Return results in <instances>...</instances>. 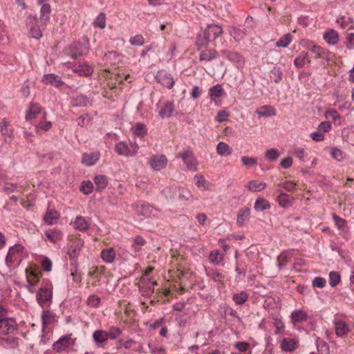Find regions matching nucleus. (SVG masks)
Returning <instances> with one entry per match:
<instances>
[{"label": "nucleus", "instance_id": "obj_1", "mask_svg": "<svg viewBox=\"0 0 354 354\" xmlns=\"http://www.w3.org/2000/svg\"><path fill=\"white\" fill-rule=\"evenodd\" d=\"M223 33V28L218 24H208L205 28H201V30L195 37L194 45L196 49L200 50L207 48L211 42H214Z\"/></svg>", "mask_w": 354, "mask_h": 354}, {"label": "nucleus", "instance_id": "obj_2", "mask_svg": "<svg viewBox=\"0 0 354 354\" xmlns=\"http://www.w3.org/2000/svg\"><path fill=\"white\" fill-rule=\"evenodd\" d=\"M53 284L48 279H43L41 286L36 294V300L42 308H48L53 303Z\"/></svg>", "mask_w": 354, "mask_h": 354}, {"label": "nucleus", "instance_id": "obj_3", "mask_svg": "<svg viewBox=\"0 0 354 354\" xmlns=\"http://www.w3.org/2000/svg\"><path fill=\"white\" fill-rule=\"evenodd\" d=\"M89 39L87 37H82L77 42L72 44L70 46L71 51V57L73 59L80 56L86 55L89 52Z\"/></svg>", "mask_w": 354, "mask_h": 354}, {"label": "nucleus", "instance_id": "obj_4", "mask_svg": "<svg viewBox=\"0 0 354 354\" xmlns=\"http://www.w3.org/2000/svg\"><path fill=\"white\" fill-rule=\"evenodd\" d=\"M139 148L138 145L135 142L121 141L115 145V151L120 156L133 157L137 154Z\"/></svg>", "mask_w": 354, "mask_h": 354}, {"label": "nucleus", "instance_id": "obj_5", "mask_svg": "<svg viewBox=\"0 0 354 354\" xmlns=\"http://www.w3.org/2000/svg\"><path fill=\"white\" fill-rule=\"evenodd\" d=\"M303 46L307 50L315 53V58L316 59H324L326 61L330 60V55H331V53L326 48L315 44L314 41L310 40H304Z\"/></svg>", "mask_w": 354, "mask_h": 354}, {"label": "nucleus", "instance_id": "obj_6", "mask_svg": "<svg viewBox=\"0 0 354 354\" xmlns=\"http://www.w3.org/2000/svg\"><path fill=\"white\" fill-rule=\"evenodd\" d=\"M24 249V246L21 244H15L9 248L6 257V264L10 269H11L15 262L21 261V256Z\"/></svg>", "mask_w": 354, "mask_h": 354}, {"label": "nucleus", "instance_id": "obj_7", "mask_svg": "<svg viewBox=\"0 0 354 354\" xmlns=\"http://www.w3.org/2000/svg\"><path fill=\"white\" fill-rule=\"evenodd\" d=\"M176 158H181L189 170L196 171L197 169L198 162L192 150L188 149L179 153Z\"/></svg>", "mask_w": 354, "mask_h": 354}, {"label": "nucleus", "instance_id": "obj_8", "mask_svg": "<svg viewBox=\"0 0 354 354\" xmlns=\"http://www.w3.org/2000/svg\"><path fill=\"white\" fill-rule=\"evenodd\" d=\"M83 245L84 241L82 239H78L71 245L68 252L71 264L75 267L77 266V259L80 255Z\"/></svg>", "mask_w": 354, "mask_h": 354}, {"label": "nucleus", "instance_id": "obj_9", "mask_svg": "<svg viewBox=\"0 0 354 354\" xmlns=\"http://www.w3.org/2000/svg\"><path fill=\"white\" fill-rule=\"evenodd\" d=\"M132 208L138 216H149L153 207L148 202L138 201L132 205Z\"/></svg>", "mask_w": 354, "mask_h": 354}, {"label": "nucleus", "instance_id": "obj_10", "mask_svg": "<svg viewBox=\"0 0 354 354\" xmlns=\"http://www.w3.org/2000/svg\"><path fill=\"white\" fill-rule=\"evenodd\" d=\"M155 79L158 83L169 89L174 86V80L172 75L164 70L158 71Z\"/></svg>", "mask_w": 354, "mask_h": 354}, {"label": "nucleus", "instance_id": "obj_11", "mask_svg": "<svg viewBox=\"0 0 354 354\" xmlns=\"http://www.w3.org/2000/svg\"><path fill=\"white\" fill-rule=\"evenodd\" d=\"M18 328V325L13 318H8L5 320L0 319V333L7 335L12 333Z\"/></svg>", "mask_w": 354, "mask_h": 354}, {"label": "nucleus", "instance_id": "obj_12", "mask_svg": "<svg viewBox=\"0 0 354 354\" xmlns=\"http://www.w3.org/2000/svg\"><path fill=\"white\" fill-rule=\"evenodd\" d=\"M167 163V157L165 155H155L151 157L149 164L155 171H160L165 168Z\"/></svg>", "mask_w": 354, "mask_h": 354}, {"label": "nucleus", "instance_id": "obj_13", "mask_svg": "<svg viewBox=\"0 0 354 354\" xmlns=\"http://www.w3.org/2000/svg\"><path fill=\"white\" fill-rule=\"evenodd\" d=\"M157 108L158 110V115L162 118H168L171 116L174 108L173 102L170 101L165 102L162 106L160 103L157 104Z\"/></svg>", "mask_w": 354, "mask_h": 354}, {"label": "nucleus", "instance_id": "obj_14", "mask_svg": "<svg viewBox=\"0 0 354 354\" xmlns=\"http://www.w3.org/2000/svg\"><path fill=\"white\" fill-rule=\"evenodd\" d=\"M41 82L46 84H50L56 88H59L64 84L62 78L54 73L45 74L42 77Z\"/></svg>", "mask_w": 354, "mask_h": 354}, {"label": "nucleus", "instance_id": "obj_15", "mask_svg": "<svg viewBox=\"0 0 354 354\" xmlns=\"http://www.w3.org/2000/svg\"><path fill=\"white\" fill-rule=\"evenodd\" d=\"M93 341L97 348L103 347L104 343L109 339L106 331L104 330H96L92 335Z\"/></svg>", "mask_w": 354, "mask_h": 354}, {"label": "nucleus", "instance_id": "obj_16", "mask_svg": "<svg viewBox=\"0 0 354 354\" xmlns=\"http://www.w3.org/2000/svg\"><path fill=\"white\" fill-rule=\"evenodd\" d=\"M201 51L198 59L200 62H211L218 57V52L214 48H203Z\"/></svg>", "mask_w": 354, "mask_h": 354}, {"label": "nucleus", "instance_id": "obj_17", "mask_svg": "<svg viewBox=\"0 0 354 354\" xmlns=\"http://www.w3.org/2000/svg\"><path fill=\"white\" fill-rule=\"evenodd\" d=\"M71 335H64L55 342L53 344V349L57 353L66 350L70 344Z\"/></svg>", "mask_w": 354, "mask_h": 354}, {"label": "nucleus", "instance_id": "obj_18", "mask_svg": "<svg viewBox=\"0 0 354 354\" xmlns=\"http://www.w3.org/2000/svg\"><path fill=\"white\" fill-rule=\"evenodd\" d=\"M248 32L249 30L247 28H241V26L229 27V33L230 36L236 41L243 39L245 35Z\"/></svg>", "mask_w": 354, "mask_h": 354}, {"label": "nucleus", "instance_id": "obj_19", "mask_svg": "<svg viewBox=\"0 0 354 354\" xmlns=\"http://www.w3.org/2000/svg\"><path fill=\"white\" fill-rule=\"evenodd\" d=\"M100 153L99 151L92 153H84L82 157V163L87 167L94 165L100 159Z\"/></svg>", "mask_w": 354, "mask_h": 354}, {"label": "nucleus", "instance_id": "obj_20", "mask_svg": "<svg viewBox=\"0 0 354 354\" xmlns=\"http://www.w3.org/2000/svg\"><path fill=\"white\" fill-rule=\"evenodd\" d=\"M73 227L82 232H86L89 228L88 221L82 216H77L73 221Z\"/></svg>", "mask_w": 354, "mask_h": 354}, {"label": "nucleus", "instance_id": "obj_21", "mask_svg": "<svg viewBox=\"0 0 354 354\" xmlns=\"http://www.w3.org/2000/svg\"><path fill=\"white\" fill-rule=\"evenodd\" d=\"M57 316L56 314L47 308H44L41 313V319L43 327L53 324L54 322H57Z\"/></svg>", "mask_w": 354, "mask_h": 354}, {"label": "nucleus", "instance_id": "obj_22", "mask_svg": "<svg viewBox=\"0 0 354 354\" xmlns=\"http://www.w3.org/2000/svg\"><path fill=\"white\" fill-rule=\"evenodd\" d=\"M59 218V214L55 209H48L43 217L44 223L49 225L56 223Z\"/></svg>", "mask_w": 354, "mask_h": 354}, {"label": "nucleus", "instance_id": "obj_23", "mask_svg": "<svg viewBox=\"0 0 354 354\" xmlns=\"http://www.w3.org/2000/svg\"><path fill=\"white\" fill-rule=\"evenodd\" d=\"M73 72L79 74L80 76L87 77L91 75L93 72V68L86 63L75 65L73 69Z\"/></svg>", "mask_w": 354, "mask_h": 354}, {"label": "nucleus", "instance_id": "obj_24", "mask_svg": "<svg viewBox=\"0 0 354 354\" xmlns=\"http://www.w3.org/2000/svg\"><path fill=\"white\" fill-rule=\"evenodd\" d=\"M89 101L86 95L77 94L71 98V105L73 107H85Z\"/></svg>", "mask_w": 354, "mask_h": 354}, {"label": "nucleus", "instance_id": "obj_25", "mask_svg": "<svg viewBox=\"0 0 354 354\" xmlns=\"http://www.w3.org/2000/svg\"><path fill=\"white\" fill-rule=\"evenodd\" d=\"M279 206L283 208H288L293 205L295 198L286 193H281L277 198Z\"/></svg>", "mask_w": 354, "mask_h": 354}, {"label": "nucleus", "instance_id": "obj_26", "mask_svg": "<svg viewBox=\"0 0 354 354\" xmlns=\"http://www.w3.org/2000/svg\"><path fill=\"white\" fill-rule=\"evenodd\" d=\"M324 39L330 45H335L339 40L338 32L334 29H327L323 35Z\"/></svg>", "mask_w": 354, "mask_h": 354}, {"label": "nucleus", "instance_id": "obj_27", "mask_svg": "<svg viewBox=\"0 0 354 354\" xmlns=\"http://www.w3.org/2000/svg\"><path fill=\"white\" fill-rule=\"evenodd\" d=\"M292 250H286L281 252L277 257V267L279 270H281L288 263V259L292 257Z\"/></svg>", "mask_w": 354, "mask_h": 354}, {"label": "nucleus", "instance_id": "obj_28", "mask_svg": "<svg viewBox=\"0 0 354 354\" xmlns=\"http://www.w3.org/2000/svg\"><path fill=\"white\" fill-rule=\"evenodd\" d=\"M133 134L139 138H144L148 133L147 126L142 122H136L131 129Z\"/></svg>", "mask_w": 354, "mask_h": 354}, {"label": "nucleus", "instance_id": "obj_29", "mask_svg": "<svg viewBox=\"0 0 354 354\" xmlns=\"http://www.w3.org/2000/svg\"><path fill=\"white\" fill-rule=\"evenodd\" d=\"M44 234L47 239L54 244L57 243L63 237L62 232L58 229L46 230Z\"/></svg>", "mask_w": 354, "mask_h": 354}, {"label": "nucleus", "instance_id": "obj_30", "mask_svg": "<svg viewBox=\"0 0 354 354\" xmlns=\"http://www.w3.org/2000/svg\"><path fill=\"white\" fill-rule=\"evenodd\" d=\"M297 342L293 339L283 338L280 344V347L283 351L291 352L296 349Z\"/></svg>", "mask_w": 354, "mask_h": 354}, {"label": "nucleus", "instance_id": "obj_31", "mask_svg": "<svg viewBox=\"0 0 354 354\" xmlns=\"http://www.w3.org/2000/svg\"><path fill=\"white\" fill-rule=\"evenodd\" d=\"M96 192H101L104 190L108 185V178L105 175H97L94 178Z\"/></svg>", "mask_w": 354, "mask_h": 354}, {"label": "nucleus", "instance_id": "obj_32", "mask_svg": "<svg viewBox=\"0 0 354 354\" xmlns=\"http://www.w3.org/2000/svg\"><path fill=\"white\" fill-rule=\"evenodd\" d=\"M250 214V207H244L241 208L239 210L237 213V219L236 224L239 226L244 225L245 221L248 220Z\"/></svg>", "mask_w": 354, "mask_h": 354}, {"label": "nucleus", "instance_id": "obj_33", "mask_svg": "<svg viewBox=\"0 0 354 354\" xmlns=\"http://www.w3.org/2000/svg\"><path fill=\"white\" fill-rule=\"evenodd\" d=\"M255 113L259 117H271L276 115V110L270 105H264L257 109Z\"/></svg>", "mask_w": 354, "mask_h": 354}, {"label": "nucleus", "instance_id": "obj_34", "mask_svg": "<svg viewBox=\"0 0 354 354\" xmlns=\"http://www.w3.org/2000/svg\"><path fill=\"white\" fill-rule=\"evenodd\" d=\"M41 111V106L37 103H30L29 108L26 111V120H31L36 118V115Z\"/></svg>", "mask_w": 354, "mask_h": 354}, {"label": "nucleus", "instance_id": "obj_35", "mask_svg": "<svg viewBox=\"0 0 354 354\" xmlns=\"http://www.w3.org/2000/svg\"><path fill=\"white\" fill-rule=\"evenodd\" d=\"M101 257L104 262L111 263L115 259V252L113 248L104 249L101 252Z\"/></svg>", "mask_w": 354, "mask_h": 354}, {"label": "nucleus", "instance_id": "obj_36", "mask_svg": "<svg viewBox=\"0 0 354 354\" xmlns=\"http://www.w3.org/2000/svg\"><path fill=\"white\" fill-rule=\"evenodd\" d=\"M271 205L268 201L262 197H259L256 199L254 203V209L257 212H263V210L270 209Z\"/></svg>", "mask_w": 354, "mask_h": 354}, {"label": "nucleus", "instance_id": "obj_37", "mask_svg": "<svg viewBox=\"0 0 354 354\" xmlns=\"http://www.w3.org/2000/svg\"><path fill=\"white\" fill-rule=\"evenodd\" d=\"M290 317L292 323L302 322L307 319L308 314L302 310H297L291 313Z\"/></svg>", "mask_w": 354, "mask_h": 354}, {"label": "nucleus", "instance_id": "obj_38", "mask_svg": "<svg viewBox=\"0 0 354 354\" xmlns=\"http://www.w3.org/2000/svg\"><path fill=\"white\" fill-rule=\"evenodd\" d=\"M266 183L260 182L256 180H252L248 182V188L252 192H258L263 190L266 187Z\"/></svg>", "mask_w": 354, "mask_h": 354}, {"label": "nucleus", "instance_id": "obj_39", "mask_svg": "<svg viewBox=\"0 0 354 354\" xmlns=\"http://www.w3.org/2000/svg\"><path fill=\"white\" fill-rule=\"evenodd\" d=\"M223 94V88L219 84L213 86L209 89V95L211 100L221 97Z\"/></svg>", "mask_w": 354, "mask_h": 354}, {"label": "nucleus", "instance_id": "obj_40", "mask_svg": "<svg viewBox=\"0 0 354 354\" xmlns=\"http://www.w3.org/2000/svg\"><path fill=\"white\" fill-rule=\"evenodd\" d=\"M216 152L221 156H226L232 154V149L224 142H219L216 146Z\"/></svg>", "mask_w": 354, "mask_h": 354}, {"label": "nucleus", "instance_id": "obj_41", "mask_svg": "<svg viewBox=\"0 0 354 354\" xmlns=\"http://www.w3.org/2000/svg\"><path fill=\"white\" fill-rule=\"evenodd\" d=\"M310 62V60L308 58V53L306 52L301 53L294 60V64L298 68H301L306 64Z\"/></svg>", "mask_w": 354, "mask_h": 354}, {"label": "nucleus", "instance_id": "obj_42", "mask_svg": "<svg viewBox=\"0 0 354 354\" xmlns=\"http://www.w3.org/2000/svg\"><path fill=\"white\" fill-rule=\"evenodd\" d=\"M157 285L156 281H151L149 279L146 287L140 288V291L142 295L146 297H149L153 293V286Z\"/></svg>", "mask_w": 354, "mask_h": 354}, {"label": "nucleus", "instance_id": "obj_43", "mask_svg": "<svg viewBox=\"0 0 354 354\" xmlns=\"http://www.w3.org/2000/svg\"><path fill=\"white\" fill-rule=\"evenodd\" d=\"M162 194L169 200H174L178 194V187H167L162 191Z\"/></svg>", "mask_w": 354, "mask_h": 354}, {"label": "nucleus", "instance_id": "obj_44", "mask_svg": "<svg viewBox=\"0 0 354 354\" xmlns=\"http://www.w3.org/2000/svg\"><path fill=\"white\" fill-rule=\"evenodd\" d=\"M10 127V122L3 118L0 122V130L1 134L8 137H11L13 135V131Z\"/></svg>", "mask_w": 354, "mask_h": 354}, {"label": "nucleus", "instance_id": "obj_45", "mask_svg": "<svg viewBox=\"0 0 354 354\" xmlns=\"http://www.w3.org/2000/svg\"><path fill=\"white\" fill-rule=\"evenodd\" d=\"M17 344V338L16 337H0V344L5 348H14Z\"/></svg>", "mask_w": 354, "mask_h": 354}, {"label": "nucleus", "instance_id": "obj_46", "mask_svg": "<svg viewBox=\"0 0 354 354\" xmlns=\"http://www.w3.org/2000/svg\"><path fill=\"white\" fill-rule=\"evenodd\" d=\"M349 329L348 325L342 321L335 323V332L336 335L339 337H342L348 332Z\"/></svg>", "mask_w": 354, "mask_h": 354}, {"label": "nucleus", "instance_id": "obj_47", "mask_svg": "<svg viewBox=\"0 0 354 354\" xmlns=\"http://www.w3.org/2000/svg\"><path fill=\"white\" fill-rule=\"evenodd\" d=\"M292 36L290 33H286L283 35L276 43L277 47L286 48L291 43Z\"/></svg>", "mask_w": 354, "mask_h": 354}, {"label": "nucleus", "instance_id": "obj_48", "mask_svg": "<svg viewBox=\"0 0 354 354\" xmlns=\"http://www.w3.org/2000/svg\"><path fill=\"white\" fill-rule=\"evenodd\" d=\"M178 197L180 201H187L192 198L193 196L191 192L187 188L178 187Z\"/></svg>", "mask_w": 354, "mask_h": 354}, {"label": "nucleus", "instance_id": "obj_49", "mask_svg": "<svg viewBox=\"0 0 354 354\" xmlns=\"http://www.w3.org/2000/svg\"><path fill=\"white\" fill-rule=\"evenodd\" d=\"M248 299V295L245 291L233 295L232 300L237 305L243 304Z\"/></svg>", "mask_w": 354, "mask_h": 354}, {"label": "nucleus", "instance_id": "obj_50", "mask_svg": "<svg viewBox=\"0 0 354 354\" xmlns=\"http://www.w3.org/2000/svg\"><path fill=\"white\" fill-rule=\"evenodd\" d=\"M104 59L113 65L117 64L120 61V55L115 51H109L104 55Z\"/></svg>", "mask_w": 354, "mask_h": 354}, {"label": "nucleus", "instance_id": "obj_51", "mask_svg": "<svg viewBox=\"0 0 354 354\" xmlns=\"http://www.w3.org/2000/svg\"><path fill=\"white\" fill-rule=\"evenodd\" d=\"M51 9L49 4H43L40 10V19L44 23H46L49 19Z\"/></svg>", "mask_w": 354, "mask_h": 354}, {"label": "nucleus", "instance_id": "obj_52", "mask_svg": "<svg viewBox=\"0 0 354 354\" xmlns=\"http://www.w3.org/2000/svg\"><path fill=\"white\" fill-rule=\"evenodd\" d=\"M94 187L91 181L84 180L81 183L80 191L85 195L90 194L93 191Z\"/></svg>", "mask_w": 354, "mask_h": 354}, {"label": "nucleus", "instance_id": "obj_53", "mask_svg": "<svg viewBox=\"0 0 354 354\" xmlns=\"http://www.w3.org/2000/svg\"><path fill=\"white\" fill-rule=\"evenodd\" d=\"M265 157L268 161L274 162L279 158V153L277 149L272 148L266 151Z\"/></svg>", "mask_w": 354, "mask_h": 354}, {"label": "nucleus", "instance_id": "obj_54", "mask_svg": "<svg viewBox=\"0 0 354 354\" xmlns=\"http://www.w3.org/2000/svg\"><path fill=\"white\" fill-rule=\"evenodd\" d=\"M30 26L29 28V36L35 38V39H39L42 36L41 31L39 28V27L36 24H32L31 26L28 25Z\"/></svg>", "mask_w": 354, "mask_h": 354}, {"label": "nucleus", "instance_id": "obj_55", "mask_svg": "<svg viewBox=\"0 0 354 354\" xmlns=\"http://www.w3.org/2000/svg\"><path fill=\"white\" fill-rule=\"evenodd\" d=\"M270 77L275 83H279L283 77V73L280 68L274 67V68L270 71Z\"/></svg>", "mask_w": 354, "mask_h": 354}, {"label": "nucleus", "instance_id": "obj_56", "mask_svg": "<svg viewBox=\"0 0 354 354\" xmlns=\"http://www.w3.org/2000/svg\"><path fill=\"white\" fill-rule=\"evenodd\" d=\"M341 280L340 274L336 271H331L329 273V284L331 287H335Z\"/></svg>", "mask_w": 354, "mask_h": 354}, {"label": "nucleus", "instance_id": "obj_57", "mask_svg": "<svg viewBox=\"0 0 354 354\" xmlns=\"http://www.w3.org/2000/svg\"><path fill=\"white\" fill-rule=\"evenodd\" d=\"M108 339H115L122 334V330L119 327L111 326L109 331H106Z\"/></svg>", "mask_w": 354, "mask_h": 354}, {"label": "nucleus", "instance_id": "obj_58", "mask_svg": "<svg viewBox=\"0 0 354 354\" xmlns=\"http://www.w3.org/2000/svg\"><path fill=\"white\" fill-rule=\"evenodd\" d=\"M52 127V123L49 121L40 122L36 126V131L38 133H41L48 131Z\"/></svg>", "mask_w": 354, "mask_h": 354}, {"label": "nucleus", "instance_id": "obj_59", "mask_svg": "<svg viewBox=\"0 0 354 354\" xmlns=\"http://www.w3.org/2000/svg\"><path fill=\"white\" fill-rule=\"evenodd\" d=\"M241 162L244 166L247 168H250L257 165V158L255 157L243 156L241 158Z\"/></svg>", "mask_w": 354, "mask_h": 354}, {"label": "nucleus", "instance_id": "obj_60", "mask_svg": "<svg viewBox=\"0 0 354 354\" xmlns=\"http://www.w3.org/2000/svg\"><path fill=\"white\" fill-rule=\"evenodd\" d=\"M101 304V299L95 295H92L88 297L87 304L93 308H98Z\"/></svg>", "mask_w": 354, "mask_h": 354}, {"label": "nucleus", "instance_id": "obj_61", "mask_svg": "<svg viewBox=\"0 0 354 354\" xmlns=\"http://www.w3.org/2000/svg\"><path fill=\"white\" fill-rule=\"evenodd\" d=\"M95 27L104 28L106 26V17L104 13H100L93 22Z\"/></svg>", "mask_w": 354, "mask_h": 354}, {"label": "nucleus", "instance_id": "obj_62", "mask_svg": "<svg viewBox=\"0 0 354 354\" xmlns=\"http://www.w3.org/2000/svg\"><path fill=\"white\" fill-rule=\"evenodd\" d=\"M333 220L336 227L339 230L343 229L346 223V221L345 219L339 217L336 214H333Z\"/></svg>", "mask_w": 354, "mask_h": 354}, {"label": "nucleus", "instance_id": "obj_63", "mask_svg": "<svg viewBox=\"0 0 354 354\" xmlns=\"http://www.w3.org/2000/svg\"><path fill=\"white\" fill-rule=\"evenodd\" d=\"M331 157L338 161H342L344 159L343 151L337 148H332L330 151Z\"/></svg>", "mask_w": 354, "mask_h": 354}, {"label": "nucleus", "instance_id": "obj_64", "mask_svg": "<svg viewBox=\"0 0 354 354\" xmlns=\"http://www.w3.org/2000/svg\"><path fill=\"white\" fill-rule=\"evenodd\" d=\"M230 62L241 64L243 63V59L240 53L232 51L230 54L229 57L227 58Z\"/></svg>", "mask_w": 354, "mask_h": 354}]
</instances>
